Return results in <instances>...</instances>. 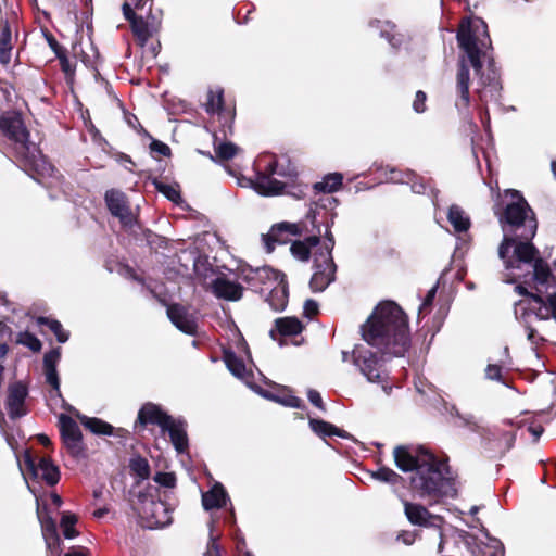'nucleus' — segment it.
<instances>
[{
	"label": "nucleus",
	"instance_id": "49530a36",
	"mask_svg": "<svg viewBox=\"0 0 556 556\" xmlns=\"http://www.w3.org/2000/svg\"><path fill=\"white\" fill-rule=\"evenodd\" d=\"M153 479L156 483L166 488H174L176 483V477L172 472H157Z\"/></svg>",
	"mask_w": 556,
	"mask_h": 556
},
{
	"label": "nucleus",
	"instance_id": "393cba45",
	"mask_svg": "<svg viewBox=\"0 0 556 556\" xmlns=\"http://www.w3.org/2000/svg\"><path fill=\"white\" fill-rule=\"evenodd\" d=\"M42 536L46 542L47 548L55 556H60L61 554V539L58 533L56 525L54 520L50 517L45 519L40 518Z\"/></svg>",
	"mask_w": 556,
	"mask_h": 556
},
{
	"label": "nucleus",
	"instance_id": "c85d7f7f",
	"mask_svg": "<svg viewBox=\"0 0 556 556\" xmlns=\"http://www.w3.org/2000/svg\"><path fill=\"white\" fill-rule=\"evenodd\" d=\"M447 219L456 232H465L470 227V218L466 212L458 205H451L447 213Z\"/></svg>",
	"mask_w": 556,
	"mask_h": 556
},
{
	"label": "nucleus",
	"instance_id": "f704fd0d",
	"mask_svg": "<svg viewBox=\"0 0 556 556\" xmlns=\"http://www.w3.org/2000/svg\"><path fill=\"white\" fill-rule=\"evenodd\" d=\"M134 35L140 46H144L151 37V30L148 22L142 17H138L130 23Z\"/></svg>",
	"mask_w": 556,
	"mask_h": 556
},
{
	"label": "nucleus",
	"instance_id": "f03ea898",
	"mask_svg": "<svg viewBox=\"0 0 556 556\" xmlns=\"http://www.w3.org/2000/svg\"><path fill=\"white\" fill-rule=\"evenodd\" d=\"M457 41L465 51L466 56H463L458 62L455 83V106L459 112H465L470 106V70L468 66V63H470L475 74L478 76L476 93L482 105H484L481 121L486 129L490 124L486 105L489 103L498 104L502 97V84L494 63L489 61L486 67L482 63V59L488 58V50L491 48L486 23L480 17L467 18L460 24Z\"/></svg>",
	"mask_w": 556,
	"mask_h": 556
},
{
	"label": "nucleus",
	"instance_id": "2eb2a0df",
	"mask_svg": "<svg viewBox=\"0 0 556 556\" xmlns=\"http://www.w3.org/2000/svg\"><path fill=\"white\" fill-rule=\"evenodd\" d=\"M28 391L26 386L21 382H14L8 388L7 397V409L11 419H16L25 416L27 410L25 409V400Z\"/></svg>",
	"mask_w": 556,
	"mask_h": 556
},
{
	"label": "nucleus",
	"instance_id": "338daca9",
	"mask_svg": "<svg viewBox=\"0 0 556 556\" xmlns=\"http://www.w3.org/2000/svg\"><path fill=\"white\" fill-rule=\"evenodd\" d=\"M439 535H440V543H439L438 549H439V552H442V549H443V534H442L441 531H440Z\"/></svg>",
	"mask_w": 556,
	"mask_h": 556
},
{
	"label": "nucleus",
	"instance_id": "473e14b6",
	"mask_svg": "<svg viewBox=\"0 0 556 556\" xmlns=\"http://www.w3.org/2000/svg\"><path fill=\"white\" fill-rule=\"evenodd\" d=\"M309 427L313 432L323 438L331 435L345 437L343 431L321 419L309 418Z\"/></svg>",
	"mask_w": 556,
	"mask_h": 556
},
{
	"label": "nucleus",
	"instance_id": "4be33fe9",
	"mask_svg": "<svg viewBox=\"0 0 556 556\" xmlns=\"http://www.w3.org/2000/svg\"><path fill=\"white\" fill-rule=\"evenodd\" d=\"M323 247L318 236H311L304 240H295L290 245L291 255L300 262H308L311 255Z\"/></svg>",
	"mask_w": 556,
	"mask_h": 556
},
{
	"label": "nucleus",
	"instance_id": "6e6552de",
	"mask_svg": "<svg viewBox=\"0 0 556 556\" xmlns=\"http://www.w3.org/2000/svg\"><path fill=\"white\" fill-rule=\"evenodd\" d=\"M333 247L334 238L331 232L327 231L323 247L314 253L313 275L309 281L313 292H323L336 279L337 266L332 257Z\"/></svg>",
	"mask_w": 556,
	"mask_h": 556
},
{
	"label": "nucleus",
	"instance_id": "a878e982",
	"mask_svg": "<svg viewBox=\"0 0 556 556\" xmlns=\"http://www.w3.org/2000/svg\"><path fill=\"white\" fill-rule=\"evenodd\" d=\"M228 500L225 488L220 483H215L202 494V506L205 510L219 509L226 505Z\"/></svg>",
	"mask_w": 556,
	"mask_h": 556
},
{
	"label": "nucleus",
	"instance_id": "e433bc0d",
	"mask_svg": "<svg viewBox=\"0 0 556 556\" xmlns=\"http://www.w3.org/2000/svg\"><path fill=\"white\" fill-rule=\"evenodd\" d=\"M37 323L39 325H46L55 334L60 343H64L68 340V332L63 328L62 324L56 319H50L48 317H38Z\"/></svg>",
	"mask_w": 556,
	"mask_h": 556
},
{
	"label": "nucleus",
	"instance_id": "de8ad7c7",
	"mask_svg": "<svg viewBox=\"0 0 556 556\" xmlns=\"http://www.w3.org/2000/svg\"><path fill=\"white\" fill-rule=\"evenodd\" d=\"M426 100L427 96L424 91L419 90L416 92L415 100L413 102V109L416 113H424L426 111Z\"/></svg>",
	"mask_w": 556,
	"mask_h": 556
},
{
	"label": "nucleus",
	"instance_id": "69168bd1",
	"mask_svg": "<svg viewBox=\"0 0 556 556\" xmlns=\"http://www.w3.org/2000/svg\"><path fill=\"white\" fill-rule=\"evenodd\" d=\"M52 501L55 505L60 506L62 504L61 497L56 494L52 496Z\"/></svg>",
	"mask_w": 556,
	"mask_h": 556
},
{
	"label": "nucleus",
	"instance_id": "774afa93",
	"mask_svg": "<svg viewBox=\"0 0 556 556\" xmlns=\"http://www.w3.org/2000/svg\"><path fill=\"white\" fill-rule=\"evenodd\" d=\"M552 170H553V174L555 175L556 177V161L555 162H552Z\"/></svg>",
	"mask_w": 556,
	"mask_h": 556
},
{
	"label": "nucleus",
	"instance_id": "cd10ccee",
	"mask_svg": "<svg viewBox=\"0 0 556 556\" xmlns=\"http://www.w3.org/2000/svg\"><path fill=\"white\" fill-rule=\"evenodd\" d=\"M12 31L8 21H3L0 30V64L7 66L12 58Z\"/></svg>",
	"mask_w": 556,
	"mask_h": 556
},
{
	"label": "nucleus",
	"instance_id": "f3484780",
	"mask_svg": "<svg viewBox=\"0 0 556 556\" xmlns=\"http://www.w3.org/2000/svg\"><path fill=\"white\" fill-rule=\"evenodd\" d=\"M169 320L182 332L193 334L197 330V321L186 307L173 304L167 307Z\"/></svg>",
	"mask_w": 556,
	"mask_h": 556
},
{
	"label": "nucleus",
	"instance_id": "603ef678",
	"mask_svg": "<svg viewBox=\"0 0 556 556\" xmlns=\"http://www.w3.org/2000/svg\"><path fill=\"white\" fill-rule=\"evenodd\" d=\"M150 148H151L152 152H156L164 156H167L170 154L169 147L166 143L159 141V140H153L150 144Z\"/></svg>",
	"mask_w": 556,
	"mask_h": 556
},
{
	"label": "nucleus",
	"instance_id": "ea45409f",
	"mask_svg": "<svg viewBox=\"0 0 556 556\" xmlns=\"http://www.w3.org/2000/svg\"><path fill=\"white\" fill-rule=\"evenodd\" d=\"M154 185L156 190L164 194L172 202L178 203L181 200L180 192L177 186L168 185L162 181H155Z\"/></svg>",
	"mask_w": 556,
	"mask_h": 556
},
{
	"label": "nucleus",
	"instance_id": "f8f14e48",
	"mask_svg": "<svg viewBox=\"0 0 556 556\" xmlns=\"http://www.w3.org/2000/svg\"><path fill=\"white\" fill-rule=\"evenodd\" d=\"M24 465L33 478L42 479L49 485H54L59 482L60 471L50 458L40 457L36 463L31 455L26 453Z\"/></svg>",
	"mask_w": 556,
	"mask_h": 556
},
{
	"label": "nucleus",
	"instance_id": "58836bf2",
	"mask_svg": "<svg viewBox=\"0 0 556 556\" xmlns=\"http://www.w3.org/2000/svg\"><path fill=\"white\" fill-rule=\"evenodd\" d=\"M370 476L375 480L391 484H395L401 480V476L388 467H380L378 470L371 471Z\"/></svg>",
	"mask_w": 556,
	"mask_h": 556
},
{
	"label": "nucleus",
	"instance_id": "7c9ffc66",
	"mask_svg": "<svg viewBox=\"0 0 556 556\" xmlns=\"http://www.w3.org/2000/svg\"><path fill=\"white\" fill-rule=\"evenodd\" d=\"M78 419L85 428L94 434L111 435L113 434V426L99 419L77 414Z\"/></svg>",
	"mask_w": 556,
	"mask_h": 556
},
{
	"label": "nucleus",
	"instance_id": "052dcab7",
	"mask_svg": "<svg viewBox=\"0 0 556 556\" xmlns=\"http://www.w3.org/2000/svg\"><path fill=\"white\" fill-rule=\"evenodd\" d=\"M38 441L45 446H49L51 444L49 437L46 434H38Z\"/></svg>",
	"mask_w": 556,
	"mask_h": 556
},
{
	"label": "nucleus",
	"instance_id": "09e8293b",
	"mask_svg": "<svg viewBox=\"0 0 556 556\" xmlns=\"http://www.w3.org/2000/svg\"><path fill=\"white\" fill-rule=\"evenodd\" d=\"M516 434L514 432H504L502 434L498 447L506 452L514 446Z\"/></svg>",
	"mask_w": 556,
	"mask_h": 556
},
{
	"label": "nucleus",
	"instance_id": "dca6fc26",
	"mask_svg": "<svg viewBox=\"0 0 556 556\" xmlns=\"http://www.w3.org/2000/svg\"><path fill=\"white\" fill-rule=\"evenodd\" d=\"M404 511L413 525L421 527L440 528L443 519L438 515L430 514L426 507L404 501Z\"/></svg>",
	"mask_w": 556,
	"mask_h": 556
},
{
	"label": "nucleus",
	"instance_id": "a211bd4d",
	"mask_svg": "<svg viewBox=\"0 0 556 556\" xmlns=\"http://www.w3.org/2000/svg\"><path fill=\"white\" fill-rule=\"evenodd\" d=\"M172 418L173 417L164 412L160 405L150 402L143 404L138 413V421L140 425H156L161 430L170 422Z\"/></svg>",
	"mask_w": 556,
	"mask_h": 556
},
{
	"label": "nucleus",
	"instance_id": "4468645a",
	"mask_svg": "<svg viewBox=\"0 0 556 556\" xmlns=\"http://www.w3.org/2000/svg\"><path fill=\"white\" fill-rule=\"evenodd\" d=\"M105 202L111 214L118 217L123 225L130 226L134 223V216L124 192L116 189L108 190L105 192Z\"/></svg>",
	"mask_w": 556,
	"mask_h": 556
},
{
	"label": "nucleus",
	"instance_id": "680f3d73",
	"mask_svg": "<svg viewBox=\"0 0 556 556\" xmlns=\"http://www.w3.org/2000/svg\"><path fill=\"white\" fill-rule=\"evenodd\" d=\"M65 556H85L81 549L73 548L68 553L65 554Z\"/></svg>",
	"mask_w": 556,
	"mask_h": 556
},
{
	"label": "nucleus",
	"instance_id": "864d4df0",
	"mask_svg": "<svg viewBox=\"0 0 556 556\" xmlns=\"http://www.w3.org/2000/svg\"><path fill=\"white\" fill-rule=\"evenodd\" d=\"M437 290H438V286H433L428 292H427V295L425 298V300L422 301L421 305H420V311L421 309H426L427 307L431 306L432 305V302L435 298V294H437Z\"/></svg>",
	"mask_w": 556,
	"mask_h": 556
},
{
	"label": "nucleus",
	"instance_id": "412c9836",
	"mask_svg": "<svg viewBox=\"0 0 556 556\" xmlns=\"http://www.w3.org/2000/svg\"><path fill=\"white\" fill-rule=\"evenodd\" d=\"M264 164L266 165V170L269 174L283 178V181H289L292 185H296L295 178L298 173L289 160H277L269 154V157L266 159Z\"/></svg>",
	"mask_w": 556,
	"mask_h": 556
},
{
	"label": "nucleus",
	"instance_id": "bf43d9fd",
	"mask_svg": "<svg viewBox=\"0 0 556 556\" xmlns=\"http://www.w3.org/2000/svg\"><path fill=\"white\" fill-rule=\"evenodd\" d=\"M123 13L127 21L132 23L134 20L138 18V16L135 14L134 10L128 3L123 4Z\"/></svg>",
	"mask_w": 556,
	"mask_h": 556
},
{
	"label": "nucleus",
	"instance_id": "20e7f679",
	"mask_svg": "<svg viewBox=\"0 0 556 556\" xmlns=\"http://www.w3.org/2000/svg\"><path fill=\"white\" fill-rule=\"evenodd\" d=\"M361 330L363 339L383 354L403 356L410 344L407 317L392 301L378 304Z\"/></svg>",
	"mask_w": 556,
	"mask_h": 556
},
{
	"label": "nucleus",
	"instance_id": "423d86ee",
	"mask_svg": "<svg viewBox=\"0 0 556 556\" xmlns=\"http://www.w3.org/2000/svg\"><path fill=\"white\" fill-rule=\"evenodd\" d=\"M244 281L251 288L262 294H266V302L275 312H281L286 308L288 303V283L286 276L269 267L250 268L244 271Z\"/></svg>",
	"mask_w": 556,
	"mask_h": 556
},
{
	"label": "nucleus",
	"instance_id": "0e129e2a",
	"mask_svg": "<svg viewBox=\"0 0 556 556\" xmlns=\"http://www.w3.org/2000/svg\"><path fill=\"white\" fill-rule=\"evenodd\" d=\"M342 361L343 362H348L350 359V357L352 358V354L350 355V353L348 351H342Z\"/></svg>",
	"mask_w": 556,
	"mask_h": 556
},
{
	"label": "nucleus",
	"instance_id": "b1692460",
	"mask_svg": "<svg viewBox=\"0 0 556 556\" xmlns=\"http://www.w3.org/2000/svg\"><path fill=\"white\" fill-rule=\"evenodd\" d=\"M162 432H167L170 441L178 453H184L188 447V437L186 424L181 419H170V422L163 428Z\"/></svg>",
	"mask_w": 556,
	"mask_h": 556
},
{
	"label": "nucleus",
	"instance_id": "c03bdc74",
	"mask_svg": "<svg viewBox=\"0 0 556 556\" xmlns=\"http://www.w3.org/2000/svg\"><path fill=\"white\" fill-rule=\"evenodd\" d=\"M17 342L27 346L33 352H39L42 346L40 340L35 334L27 331L20 333Z\"/></svg>",
	"mask_w": 556,
	"mask_h": 556
},
{
	"label": "nucleus",
	"instance_id": "4d7b16f0",
	"mask_svg": "<svg viewBox=\"0 0 556 556\" xmlns=\"http://www.w3.org/2000/svg\"><path fill=\"white\" fill-rule=\"evenodd\" d=\"M416 534L412 531H403L397 535V541L403 542L405 545H412L415 542Z\"/></svg>",
	"mask_w": 556,
	"mask_h": 556
},
{
	"label": "nucleus",
	"instance_id": "72a5a7b5",
	"mask_svg": "<svg viewBox=\"0 0 556 556\" xmlns=\"http://www.w3.org/2000/svg\"><path fill=\"white\" fill-rule=\"evenodd\" d=\"M224 361L229 371L237 378L243 379L247 375L244 363L233 353L226 351Z\"/></svg>",
	"mask_w": 556,
	"mask_h": 556
},
{
	"label": "nucleus",
	"instance_id": "8fccbe9b",
	"mask_svg": "<svg viewBox=\"0 0 556 556\" xmlns=\"http://www.w3.org/2000/svg\"><path fill=\"white\" fill-rule=\"evenodd\" d=\"M485 377L489 380L501 381L502 380V367L495 364H490L485 368Z\"/></svg>",
	"mask_w": 556,
	"mask_h": 556
},
{
	"label": "nucleus",
	"instance_id": "1a4fd4ad",
	"mask_svg": "<svg viewBox=\"0 0 556 556\" xmlns=\"http://www.w3.org/2000/svg\"><path fill=\"white\" fill-rule=\"evenodd\" d=\"M352 362L368 382L380 384L386 394H390L392 387L388 384L389 376L381 357L358 344L352 351Z\"/></svg>",
	"mask_w": 556,
	"mask_h": 556
},
{
	"label": "nucleus",
	"instance_id": "f257e3e1",
	"mask_svg": "<svg viewBox=\"0 0 556 556\" xmlns=\"http://www.w3.org/2000/svg\"><path fill=\"white\" fill-rule=\"evenodd\" d=\"M494 214L503 231L498 256L505 266V280L517 283L516 291L523 295L515 303L514 315L535 349L545 339L538 333L534 324L556 323V260L552 269L532 244L538 222L519 191L505 190L494 205Z\"/></svg>",
	"mask_w": 556,
	"mask_h": 556
},
{
	"label": "nucleus",
	"instance_id": "0eeeda50",
	"mask_svg": "<svg viewBox=\"0 0 556 556\" xmlns=\"http://www.w3.org/2000/svg\"><path fill=\"white\" fill-rule=\"evenodd\" d=\"M269 154L258 156L256 161L257 172L255 179L250 180L252 188L261 195L275 197L280 194H289L296 199H302L305 191L301 185H292L289 181H282L277 176L269 174L264 164Z\"/></svg>",
	"mask_w": 556,
	"mask_h": 556
},
{
	"label": "nucleus",
	"instance_id": "a19ab883",
	"mask_svg": "<svg viewBox=\"0 0 556 556\" xmlns=\"http://www.w3.org/2000/svg\"><path fill=\"white\" fill-rule=\"evenodd\" d=\"M264 396L269 400H273L283 406L292 407V408H301L302 404H303L301 399H299L294 395H291V394L280 396V395H275V394H270V393H265Z\"/></svg>",
	"mask_w": 556,
	"mask_h": 556
},
{
	"label": "nucleus",
	"instance_id": "6e6d98bb",
	"mask_svg": "<svg viewBox=\"0 0 556 556\" xmlns=\"http://www.w3.org/2000/svg\"><path fill=\"white\" fill-rule=\"evenodd\" d=\"M318 311V305L314 300H306L304 303V314L307 317H312Z\"/></svg>",
	"mask_w": 556,
	"mask_h": 556
},
{
	"label": "nucleus",
	"instance_id": "aec40b11",
	"mask_svg": "<svg viewBox=\"0 0 556 556\" xmlns=\"http://www.w3.org/2000/svg\"><path fill=\"white\" fill-rule=\"evenodd\" d=\"M370 27L379 30L392 48L397 49L408 41V36L396 30V26L390 21L375 20L370 22Z\"/></svg>",
	"mask_w": 556,
	"mask_h": 556
},
{
	"label": "nucleus",
	"instance_id": "e2e57ef3",
	"mask_svg": "<svg viewBox=\"0 0 556 556\" xmlns=\"http://www.w3.org/2000/svg\"><path fill=\"white\" fill-rule=\"evenodd\" d=\"M108 513L106 508H100L94 511V517L101 518Z\"/></svg>",
	"mask_w": 556,
	"mask_h": 556
},
{
	"label": "nucleus",
	"instance_id": "4c0bfd02",
	"mask_svg": "<svg viewBox=\"0 0 556 556\" xmlns=\"http://www.w3.org/2000/svg\"><path fill=\"white\" fill-rule=\"evenodd\" d=\"M77 522V518L75 515L70 513H64L61 518V528L63 530V535L65 539L72 540L78 535V532L75 529V525Z\"/></svg>",
	"mask_w": 556,
	"mask_h": 556
},
{
	"label": "nucleus",
	"instance_id": "7ed1b4c3",
	"mask_svg": "<svg viewBox=\"0 0 556 556\" xmlns=\"http://www.w3.org/2000/svg\"><path fill=\"white\" fill-rule=\"evenodd\" d=\"M393 456L400 470L415 471L410 485L419 497L437 502L447 495L451 481L446 477L445 463L421 446H396Z\"/></svg>",
	"mask_w": 556,
	"mask_h": 556
},
{
	"label": "nucleus",
	"instance_id": "9d476101",
	"mask_svg": "<svg viewBox=\"0 0 556 556\" xmlns=\"http://www.w3.org/2000/svg\"><path fill=\"white\" fill-rule=\"evenodd\" d=\"M138 498V514L148 528H163L172 522V511L165 502L146 494H140Z\"/></svg>",
	"mask_w": 556,
	"mask_h": 556
},
{
	"label": "nucleus",
	"instance_id": "79ce46f5",
	"mask_svg": "<svg viewBox=\"0 0 556 556\" xmlns=\"http://www.w3.org/2000/svg\"><path fill=\"white\" fill-rule=\"evenodd\" d=\"M416 178V174L412 170H399L396 168H390L389 176L387 179L394 184H409Z\"/></svg>",
	"mask_w": 556,
	"mask_h": 556
},
{
	"label": "nucleus",
	"instance_id": "a18cd8bd",
	"mask_svg": "<svg viewBox=\"0 0 556 556\" xmlns=\"http://www.w3.org/2000/svg\"><path fill=\"white\" fill-rule=\"evenodd\" d=\"M238 150V147L231 142H223L215 147V153L222 160L232 159L237 154Z\"/></svg>",
	"mask_w": 556,
	"mask_h": 556
},
{
	"label": "nucleus",
	"instance_id": "39448f33",
	"mask_svg": "<svg viewBox=\"0 0 556 556\" xmlns=\"http://www.w3.org/2000/svg\"><path fill=\"white\" fill-rule=\"evenodd\" d=\"M0 131L13 143L16 157L24 163V166L34 169L40 177L36 178L38 182L43 184L42 179L46 176L52 177L53 166L42 156L36 143L29 141V134L18 114L2 115Z\"/></svg>",
	"mask_w": 556,
	"mask_h": 556
},
{
	"label": "nucleus",
	"instance_id": "ddd939ff",
	"mask_svg": "<svg viewBox=\"0 0 556 556\" xmlns=\"http://www.w3.org/2000/svg\"><path fill=\"white\" fill-rule=\"evenodd\" d=\"M302 225L298 223L281 222L271 226L268 233L263 235V242L268 253L275 250L276 244H285L290 236L302 233Z\"/></svg>",
	"mask_w": 556,
	"mask_h": 556
},
{
	"label": "nucleus",
	"instance_id": "c756f323",
	"mask_svg": "<svg viewBox=\"0 0 556 556\" xmlns=\"http://www.w3.org/2000/svg\"><path fill=\"white\" fill-rule=\"evenodd\" d=\"M275 329L281 336H296L302 332L303 325L296 317H282L275 320Z\"/></svg>",
	"mask_w": 556,
	"mask_h": 556
},
{
	"label": "nucleus",
	"instance_id": "6ab92c4d",
	"mask_svg": "<svg viewBox=\"0 0 556 556\" xmlns=\"http://www.w3.org/2000/svg\"><path fill=\"white\" fill-rule=\"evenodd\" d=\"M61 358V350L59 348L51 350L43 356V374L46 382L52 387L56 396L61 397L60 378L58 374V363Z\"/></svg>",
	"mask_w": 556,
	"mask_h": 556
},
{
	"label": "nucleus",
	"instance_id": "5fc2aeb1",
	"mask_svg": "<svg viewBox=\"0 0 556 556\" xmlns=\"http://www.w3.org/2000/svg\"><path fill=\"white\" fill-rule=\"evenodd\" d=\"M529 432L533 435L534 441H538L542 435L544 428L536 420L531 421L528 427Z\"/></svg>",
	"mask_w": 556,
	"mask_h": 556
},
{
	"label": "nucleus",
	"instance_id": "c9c22d12",
	"mask_svg": "<svg viewBox=\"0 0 556 556\" xmlns=\"http://www.w3.org/2000/svg\"><path fill=\"white\" fill-rule=\"evenodd\" d=\"M129 468L131 473L139 480H146L150 476V465L148 460L141 456L130 458Z\"/></svg>",
	"mask_w": 556,
	"mask_h": 556
},
{
	"label": "nucleus",
	"instance_id": "13d9d810",
	"mask_svg": "<svg viewBox=\"0 0 556 556\" xmlns=\"http://www.w3.org/2000/svg\"><path fill=\"white\" fill-rule=\"evenodd\" d=\"M408 185H410L412 191L415 193L421 194L426 192V185L417 176Z\"/></svg>",
	"mask_w": 556,
	"mask_h": 556
},
{
	"label": "nucleus",
	"instance_id": "5701e85b",
	"mask_svg": "<svg viewBox=\"0 0 556 556\" xmlns=\"http://www.w3.org/2000/svg\"><path fill=\"white\" fill-rule=\"evenodd\" d=\"M214 294L224 300L238 301L242 296L243 288L236 281H231L226 277H217L213 281Z\"/></svg>",
	"mask_w": 556,
	"mask_h": 556
},
{
	"label": "nucleus",
	"instance_id": "3c124183",
	"mask_svg": "<svg viewBox=\"0 0 556 556\" xmlns=\"http://www.w3.org/2000/svg\"><path fill=\"white\" fill-rule=\"evenodd\" d=\"M307 397H308V401L314 405L316 406L317 408H319L320 410H325V405H324V402H323V399H321V395L318 391L316 390H313V389H309L307 391Z\"/></svg>",
	"mask_w": 556,
	"mask_h": 556
},
{
	"label": "nucleus",
	"instance_id": "2f4dec72",
	"mask_svg": "<svg viewBox=\"0 0 556 556\" xmlns=\"http://www.w3.org/2000/svg\"><path fill=\"white\" fill-rule=\"evenodd\" d=\"M342 180L343 176L339 173L328 174L321 181L315 182L313 188L317 192L331 193L341 187Z\"/></svg>",
	"mask_w": 556,
	"mask_h": 556
},
{
	"label": "nucleus",
	"instance_id": "37998d69",
	"mask_svg": "<svg viewBox=\"0 0 556 556\" xmlns=\"http://www.w3.org/2000/svg\"><path fill=\"white\" fill-rule=\"evenodd\" d=\"M222 104H223V92L222 91H217V92L210 91L207 93V100L204 104L205 111L207 113L214 114V113L219 112V110L222 109Z\"/></svg>",
	"mask_w": 556,
	"mask_h": 556
},
{
	"label": "nucleus",
	"instance_id": "bb28decb",
	"mask_svg": "<svg viewBox=\"0 0 556 556\" xmlns=\"http://www.w3.org/2000/svg\"><path fill=\"white\" fill-rule=\"evenodd\" d=\"M446 414L451 417L458 419V425L463 427H467L475 432H479L485 440L490 441L491 438L486 437L485 430L480 424V420L473 416L472 414H462L455 405H445L444 406Z\"/></svg>",
	"mask_w": 556,
	"mask_h": 556
},
{
	"label": "nucleus",
	"instance_id": "9b49d317",
	"mask_svg": "<svg viewBox=\"0 0 556 556\" xmlns=\"http://www.w3.org/2000/svg\"><path fill=\"white\" fill-rule=\"evenodd\" d=\"M59 422L62 440L70 454L75 458L83 457V435L77 422L66 415H61Z\"/></svg>",
	"mask_w": 556,
	"mask_h": 556
}]
</instances>
